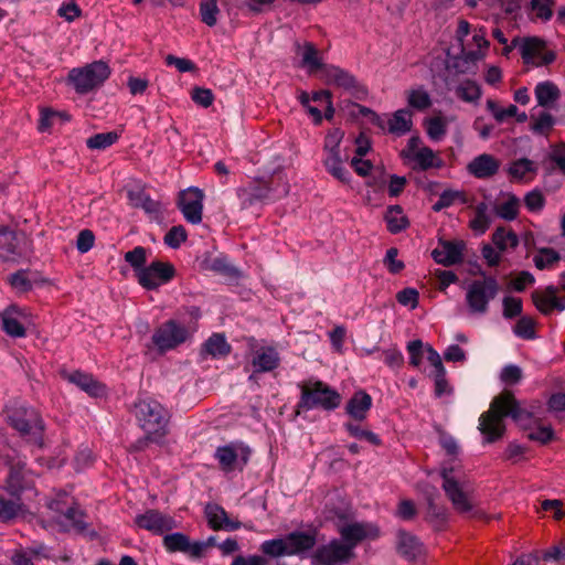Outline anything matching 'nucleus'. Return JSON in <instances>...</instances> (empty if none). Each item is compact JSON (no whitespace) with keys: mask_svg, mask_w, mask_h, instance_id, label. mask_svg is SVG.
Instances as JSON below:
<instances>
[{"mask_svg":"<svg viewBox=\"0 0 565 565\" xmlns=\"http://www.w3.org/2000/svg\"><path fill=\"white\" fill-rule=\"evenodd\" d=\"M510 416L516 424L523 425L531 414L523 409L511 391L504 390L495 396L487 412L479 418V430L487 443H494L505 433L504 417Z\"/></svg>","mask_w":565,"mask_h":565,"instance_id":"obj_1","label":"nucleus"},{"mask_svg":"<svg viewBox=\"0 0 565 565\" xmlns=\"http://www.w3.org/2000/svg\"><path fill=\"white\" fill-rule=\"evenodd\" d=\"M455 36L460 45V55L455 57L454 67L459 73H467L486 57L490 43L482 29L471 30L466 20H459Z\"/></svg>","mask_w":565,"mask_h":565,"instance_id":"obj_2","label":"nucleus"},{"mask_svg":"<svg viewBox=\"0 0 565 565\" xmlns=\"http://www.w3.org/2000/svg\"><path fill=\"white\" fill-rule=\"evenodd\" d=\"M443 489L456 512L480 519L482 512L476 509L472 492L468 489L461 470L457 467H443L440 471Z\"/></svg>","mask_w":565,"mask_h":565,"instance_id":"obj_3","label":"nucleus"},{"mask_svg":"<svg viewBox=\"0 0 565 565\" xmlns=\"http://www.w3.org/2000/svg\"><path fill=\"white\" fill-rule=\"evenodd\" d=\"M135 416L151 441H160L168 434L169 412L157 401L139 399L135 404Z\"/></svg>","mask_w":565,"mask_h":565,"instance_id":"obj_4","label":"nucleus"},{"mask_svg":"<svg viewBox=\"0 0 565 565\" xmlns=\"http://www.w3.org/2000/svg\"><path fill=\"white\" fill-rule=\"evenodd\" d=\"M277 180V186H271L268 181L255 180L247 185L237 189L236 194L242 210L254 206L258 203H265L273 199L284 196L289 191V185L282 175L271 180Z\"/></svg>","mask_w":565,"mask_h":565,"instance_id":"obj_5","label":"nucleus"},{"mask_svg":"<svg viewBox=\"0 0 565 565\" xmlns=\"http://www.w3.org/2000/svg\"><path fill=\"white\" fill-rule=\"evenodd\" d=\"M110 67L104 61H95L68 72L67 83L81 95L90 93L104 84L110 76Z\"/></svg>","mask_w":565,"mask_h":565,"instance_id":"obj_6","label":"nucleus"},{"mask_svg":"<svg viewBox=\"0 0 565 565\" xmlns=\"http://www.w3.org/2000/svg\"><path fill=\"white\" fill-rule=\"evenodd\" d=\"M334 526L340 535V540L350 546V550L354 552V548L364 541H373L380 536V529L372 522H359L350 520L345 514H338L334 520Z\"/></svg>","mask_w":565,"mask_h":565,"instance_id":"obj_7","label":"nucleus"},{"mask_svg":"<svg viewBox=\"0 0 565 565\" xmlns=\"http://www.w3.org/2000/svg\"><path fill=\"white\" fill-rule=\"evenodd\" d=\"M340 403V394L321 381L308 382L301 385V396L298 404L301 408L332 411Z\"/></svg>","mask_w":565,"mask_h":565,"instance_id":"obj_8","label":"nucleus"},{"mask_svg":"<svg viewBox=\"0 0 565 565\" xmlns=\"http://www.w3.org/2000/svg\"><path fill=\"white\" fill-rule=\"evenodd\" d=\"M401 157L414 170L439 169L444 164L439 153L425 146L418 136L408 139L405 148L401 151Z\"/></svg>","mask_w":565,"mask_h":565,"instance_id":"obj_9","label":"nucleus"},{"mask_svg":"<svg viewBox=\"0 0 565 565\" xmlns=\"http://www.w3.org/2000/svg\"><path fill=\"white\" fill-rule=\"evenodd\" d=\"M499 290V282L491 276L471 281L466 288V302L469 311L475 315H484L490 301L497 297Z\"/></svg>","mask_w":565,"mask_h":565,"instance_id":"obj_10","label":"nucleus"},{"mask_svg":"<svg viewBox=\"0 0 565 565\" xmlns=\"http://www.w3.org/2000/svg\"><path fill=\"white\" fill-rule=\"evenodd\" d=\"M250 448L243 441H231L215 449L214 458L225 473L243 471L249 461Z\"/></svg>","mask_w":565,"mask_h":565,"instance_id":"obj_11","label":"nucleus"},{"mask_svg":"<svg viewBox=\"0 0 565 565\" xmlns=\"http://www.w3.org/2000/svg\"><path fill=\"white\" fill-rule=\"evenodd\" d=\"M33 317L29 308L10 303L0 311V329L11 338L26 337Z\"/></svg>","mask_w":565,"mask_h":565,"instance_id":"obj_12","label":"nucleus"},{"mask_svg":"<svg viewBox=\"0 0 565 565\" xmlns=\"http://www.w3.org/2000/svg\"><path fill=\"white\" fill-rule=\"evenodd\" d=\"M10 423L23 436L42 447L43 420L33 408L21 407L10 415Z\"/></svg>","mask_w":565,"mask_h":565,"instance_id":"obj_13","label":"nucleus"},{"mask_svg":"<svg viewBox=\"0 0 565 565\" xmlns=\"http://www.w3.org/2000/svg\"><path fill=\"white\" fill-rule=\"evenodd\" d=\"M247 345L254 373L271 372L279 366L280 355L275 347L260 344L255 338H248Z\"/></svg>","mask_w":565,"mask_h":565,"instance_id":"obj_14","label":"nucleus"},{"mask_svg":"<svg viewBox=\"0 0 565 565\" xmlns=\"http://www.w3.org/2000/svg\"><path fill=\"white\" fill-rule=\"evenodd\" d=\"M355 557L340 539H332L329 543L319 546L312 555L313 565H344Z\"/></svg>","mask_w":565,"mask_h":565,"instance_id":"obj_15","label":"nucleus"},{"mask_svg":"<svg viewBox=\"0 0 565 565\" xmlns=\"http://www.w3.org/2000/svg\"><path fill=\"white\" fill-rule=\"evenodd\" d=\"M175 276V268L169 262L154 260L138 273L137 281L147 290H154L170 282Z\"/></svg>","mask_w":565,"mask_h":565,"instance_id":"obj_16","label":"nucleus"},{"mask_svg":"<svg viewBox=\"0 0 565 565\" xmlns=\"http://www.w3.org/2000/svg\"><path fill=\"white\" fill-rule=\"evenodd\" d=\"M189 330L174 320L162 323L152 334V342L161 352H166L182 344L189 338Z\"/></svg>","mask_w":565,"mask_h":565,"instance_id":"obj_17","label":"nucleus"},{"mask_svg":"<svg viewBox=\"0 0 565 565\" xmlns=\"http://www.w3.org/2000/svg\"><path fill=\"white\" fill-rule=\"evenodd\" d=\"M519 49L523 62L533 66L548 65L556 57L553 51L547 50L546 42L537 36L522 39Z\"/></svg>","mask_w":565,"mask_h":565,"instance_id":"obj_18","label":"nucleus"},{"mask_svg":"<svg viewBox=\"0 0 565 565\" xmlns=\"http://www.w3.org/2000/svg\"><path fill=\"white\" fill-rule=\"evenodd\" d=\"M204 194L200 189L191 188L180 193L179 207L184 218L192 224L202 221Z\"/></svg>","mask_w":565,"mask_h":565,"instance_id":"obj_19","label":"nucleus"},{"mask_svg":"<svg viewBox=\"0 0 565 565\" xmlns=\"http://www.w3.org/2000/svg\"><path fill=\"white\" fill-rule=\"evenodd\" d=\"M32 473L25 468L21 458H13L9 461V476L6 480V489L12 495L19 494L32 483Z\"/></svg>","mask_w":565,"mask_h":565,"instance_id":"obj_20","label":"nucleus"},{"mask_svg":"<svg viewBox=\"0 0 565 565\" xmlns=\"http://www.w3.org/2000/svg\"><path fill=\"white\" fill-rule=\"evenodd\" d=\"M318 531H295L285 536L288 556H303L317 544Z\"/></svg>","mask_w":565,"mask_h":565,"instance_id":"obj_21","label":"nucleus"},{"mask_svg":"<svg viewBox=\"0 0 565 565\" xmlns=\"http://www.w3.org/2000/svg\"><path fill=\"white\" fill-rule=\"evenodd\" d=\"M136 524L153 534H162L175 527L174 520L157 510H148L135 519Z\"/></svg>","mask_w":565,"mask_h":565,"instance_id":"obj_22","label":"nucleus"},{"mask_svg":"<svg viewBox=\"0 0 565 565\" xmlns=\"http://www.w3.org/2000/svg\"><path fill=\"white\" fill-rule=\"evenodd\" d=\"M62 377L76 385L79 390L90 397H100L106 395V385L96 380L92 374L82 371L62 372Z\"/></svg>","mask_w":565,"mask_h":565,"instance_id":"obj_23","label":"nucleus"},{"mask_svg":"<svg viewBox=\"0 0 565 565\" xmlns=\"http://www.w3.org/2000/svg\"><path fill=\"white\" fill-rule=\"evenodd\" d=\"M49 508L58 513L55 516V523L61 531H81L85 527L84 515L78 508L70 507L63 510L58 502H51Z\"/></svg>","mask_w":565,"mask_h":565,"instance_id":"obj_24","label":"nucleus"},{"mask_svg":"<svg viewBox=\"0 0 565 565\" xmlns=\"http://www.w3.org/2000/svg\"><path fill=\"white\" fill-rule=\"evenodd\" d=\"M463 249V242L440 241L437 247L431 252V256L436 263L444 266H451L461 262Z\"/></svg>","mask_w":565,"mask_h":565,"instance_id":"obj_25","label":"nucleus"},{"mask_svg":"<svg viewBox=\"0 0 565 565\" xmlns=\"http://www.w3.org/2000/svg\"><path fill=\"white\" fill-rule=\"evenodd\" d=\"M532 300L536 309L544 315H548L555 309L558 311L565 309V298H558L556 289L553 287L533 291Z\"/></svg>","mask_w":565,"mask_h":565,"instance_id":"obj_26","label":"nucleus"},{"mask_svg":"<svg viewBox=\"0 0 565 565\" xmlns=\"http://www.w3.org/2000/svg\"><path fill=\"white\" fill-rule=\"evenodd\" d=\"M322 79L328 85H334L347 90L359 89V85L354 76L334 65H326L322 67Z\"/></svg>","mask_w":565,"mask_h":565,"instance_id":"obj_27","label":"nucleus"},{"mask_svg":"<svg viewBox=\"0 0 565 565\" xmlns=\"http://www.w3.org/2000/svg\"><path fill=\"white\" fill-rule=\"evenodd\" d=\"M205 514L211 529L235 531L241 527V522L237 520L230 519L226 511L218 504H207L205 508Z\"/></svg>","mask_w":565,"mask_h":565,"instance_id":"obj_28","label":"nucleus"},{"mask_svg":"<svg viewBox=\"0 0 565 565\" xmlns=\"http://www.w3.org/2000/svg\"><path fill=\"white\" fill-rule=\"evenodd\" d=\"M500 168V161L493 156L482 153L467 166L468 172L478 179H488L494 175Z\"/></svg>","mask_w":565,"mask_h":565,"instance_id":"obj_29","label":"nucleus"},{"mask_svg":"<svg viewBox=\"0 0 565 565\" xmlns=\"http://www.w3.org/2000/svg\"><path fill=\"white\" fill-rule=\"evenodd\" d=\"M372 407V397L365 391L355 392L345 406L348 415L354 420H363L366 418Z\"/></svg>","mask_w":565,"mask_h":565,"instance_id":"obj_30","label":"nucleus"},{"mask_svg":"<svg viewBox=\"0 0 565 565\" xmlns=\"http://www.w3.org/2000/svg\"><path fill=\"white\" fill-rule=\"evenodd\" d=\"M127 196L132 207L142 209L151 215H157L161 212V204L152 200L142 189L129 190Z\"/></svg>","mask_w":565,"mask_h":565,"instance_id":"obj_31","label":"nucleus"},{"mask_svg":"<svg viewBox=\"0 0 565 565\" xmlns=\"http://www.w3.org/2000/svg\"><path fill=\"white\" fill-rule=\"evenodd\" d=\"M534 94L537 104L542 107H551L561 96L557 85L551 81L540 82L535 86Z\"/></svg>","mask_w":565,"mask_h":565,"instance_id":"obj_32","label":"nucleus"},{"mask_svg":"<svg viewBox=\"0 0 565 565\" xmlns=\"http://www.w3.org/2000/svg\"><path fill=\"white\" fill-rule=\"evenodd\" d=\"M397 551L408 561H415L423 552L422 544L417 539L408 533L399 532L397 541Z\"/></svg>","mask_w":565,"mask_h":565,"instance_id":"obj_33","label":"nucleus"},{"mask_svg":"<svg viewBox=\"0 0 565 565\" xmlns=\"http://www.w3.org/2000/svg\"><path fill=\"white\" fill-rule=\"evenodd\" d=\"M491 224L490 205L486 202H480L475 206V215L469 222L470 228L476 234H484Z\"/></svg>","mask_w":565,"mask_h":565,"instance_id":"obj_34","label":"nucleus"},{"mask_svg":"<svg viewBox=\"0 0 565 565\" xmlns=\"http://www.w3.org/2000/svg\"><path fill=\"white\" fill-rule=\"evenodd\" d=\"M323 166L327 171L341 182H349V172L343 166V159L338 152L323 153Z\"/></svg>","mask_w":565,"mask_h":565,"instance_id":"obj_35","label":"nucleus"},{"mask_svg":"<svg viewBox=\"0 0 565 565\" xmlns=\"http://www.w3.org/2000/svg\"><path fill=\"white\" fill-rule=\"evenodd\" d=\"M298 54L301 56L302 66L308 68L310 73L320 68L322 70L323 65L320 53L312 43L307 42L302 46H299Z\"/></svg>","mask_w":565,"mask_h":565,"instance_id":"obj_36","label":"nucleus"},{"mask_svg":"<svg viewBox=\"0 0 565 565\" xmlns=\"http://www.w3.org/2000/svg\"><path fill=\"white\" fill-rule=\"evenodd\" d=\"M536 173V167L529 159H519L511 163L509 174L513 180L527 182L533 179Z\"/></svg>","mask_w":565,"mask_h":565,"instance_id":"obj_37","label":"nucleus"},{"mask_svg":"<svg viewBox=\"0 0 565 565\" xmlns=\"http://www.w3.org/2000/svg\"><path fill=\"white\" fill-rule=\"evenodd\" d=\"M203 352L212 358H224L230 354L231 345L221 333H213L204 343Z\"/></svg>","mask_w":565,"mask_h":565,"instance_id":"obj_38","label":"nucleus"},{"mask_svg":"<svg viewBox=\"0 0 565 565\" xmlns=\"http://www.w3.org/2000/svg\"><path fill=\"white\" fill-rule=\"evenodd\" d=\"M412 114L406 109L396 110L388 120V131L398 136L412 129Z\"/></svg>","mask_w":565,"mask_h":565,"instance_id":"obj_39","label":"nucleus"},{"mask_svg":"<svg viewBox=\"0 0 565 565\" xmlns=\"http://www.w3.org/2000/svg\"><path fill=\"white\" fill-rule=\"evenodd\" d=\"M387 230L391 233H399L408 226V220L399 205H392L385 213Z\"/></svg>","mask_w":565,"mask_h":565,"instance_id":"obj_40","label":"nucleus"},{"mask_svg":"<svg viewBox=\"0 0 565 565\" xmlns=\"http://www.w3.org/2000/svg\"><path fill=\"white\" fill-rule=\"evenodd\" d=\"M448 120L443 116H434L425 120L427 136L433 141H440L447 134Z\"/></svg>","mask_w":565,"mask_h":565,"instance_id":"obj_41","label":"nucleus"},{"mask_svg":"<svg viewBox=\"0 0 565 565\" xmlns=\"http://www.w3.org/2000/svg\"><path fill=\"white\" fill-rule=\"evenodd\" d=\"M456 95L463 102L475 103L481 97V88L477 82L465 79L456 87Z\"/></svg>","mask_w":565,"mask_h":565,"instance_id":"obj_42","label":"nucleus"},{"mask_svg":"<svg viewBox=\"0 0 565 565\" xmlns=\"http://www.w3.org/2000/svg\"><path fill=\"white\" fill-rule=\"evenodd\" d=\"M520 200L513 195L508 194L507 199L495 206V213L503 220H515L519 214Z\"/></svg>","mask_w":565,"mask_h":565,"instance_id":"obj_43","label":"nucleus"},{"mask_svg":"<svg viewBox=\"0 0 565 565\" xmlns=\"http://www.w3.org/2000/svg\"><path fill=\"white\" fill-rule=\"evenodd\" d=\"M17 254V237L13 231L2 227L0 228V257L10 259Z\"/></svg>","mask_w":565,"mask_h":565,"instance_id":"obj_44","label":"nucleus"},{"mask_svg":"<svg viewBox=\"0 0 565 565\" xmlns=\"http://www.w3.org/2000/svg\"><path fill=\"white\" fill-rule=\"evenodd\" d=\"M409 107L417 110H426L431 106L430 95L423 87L409 89L406 93Z\"/></svg>","mask_w":565,"mask_h":565,"instance_id":"obj_45","label":"nucleus"},{"mask_svg":"<svg viewBox=\"0 0 565 565\" xmlns=\"http://www.w3.org/2000/svg\"><path fill=\"white\" fill-rule=\"evenodd\" d=\"M119 137L117 131L96 134L86 140V146L92 150H104L116 143Z\"/></svg>","mask_w":565,"mask_h":565,"instance_id":"obj_46","label":"nucleus"},{"mask_svg":"<svg viewBox=\"0 0 565 565\" xmlns=\"http://www.w3.org/2000/svg\"><path fill=\"white\" fill-rule=\"evenodd\" d=\"M559 260V254L553 248H542L533 257L536 268L541 270L554 268Z\"/></svg>","mask_w":565,"mask_h":565,"instance_id":"obj_47","label":"nucleus"},{"mask_svg":"<svg viewBox=\"0 0 565 565\" xmlns=\"http://www.w3.org/2000/svg\"><path fill=\"white\" fill-rule=\"evenodd\" d=\"M493 244L500 249L513 248L519 244L518 236L510 230L499 227L492 235Z\"/></svg>","mask_w":565,"mask_h":565,"instance_id":"obj_48","label":"nucleus"},{"mask_svg":"<svg viewBox=\"0 0 565 565\" xmlns=\"http://www.w3.org/2000/svg\"><path fill=\"white\" fill-rule=\"evenodd\" d=\"M199 10L203 23H205L209 26L216 25L217 18L220 14L217 0H201Z\"/></svg>","mask_w":565,"mask_h":565,"instance_id":"obj_49","label":"nucleus"},{"mask_svg":"<svg viewBox=\"0 0 565 565\" xmlns=\"http://www.w3.org/2000/svg\"><path fill=\"white\" fill-rule=\"evenodd\" d=\"M124 258L134 268L135 276L138 278V273L146 268L147 249L142 246H136L134 249L127 252Z\"/></svg>","mask_w":565,"mask_h":565,"instance_id":"obj_50","label":"nucleus"},{"mask_svg":"<svg viewBox=\"0 0 565 565\" xmlns=\"http://www.w3.org/2000/svg\"><path fill=\"white\" fill-rule=\"evenodd\" d=\"M486 106L498 122H503L508 118L516 116L518 111V107L515 105L511 104L508 107H501L499 103L493 99H488Z\"/></svg>","mask_w":565,"mask_h":565,"instance_id":"obj_51","label":"nucleus"},{"mask_svg":"<svg viewBox=\"0 0 565 565\" xmlns=\"http://www.w3.org/2000/svg\"><path fill=\"white\" fill-rule=\"evenodd\" d=\"M457 201L466 203L467 200L465 193L460 191L446 190L439 195V199L433 205V210L435 212H439L446 207L451 206Z\"/></svg>","mask_w":565,"mask_h":565,"instance_id":"obj_52","label":"nucleus"},{"mask_svg":"<svg viewBox=\"0 0 565 565\" xmlns=\"http://www.w3.org/2000/svg\"><path fill=\"white\" fill-rule=\"evenodd\" d=\"M189 537L182 533H172L163 537V545L168 552H183L189 548Z\"/></svg>","mask_w":565,"mask_h":565,"instance_id":"obj_53","label":"nucleus"},{"mask_svg":"<svg viewBox=\"0 0 565 565\" xmlns=\"http://www.w3.org/2000/svg\"><path fill=\"white\" fill-rule=\"evenodd\" d=\"M260 551L270 557L288 556L285 537L264 541Z\"/></svg>","mask_w":565,"mask_h":565,"instance_id":"obj_54","label":"nucleus"},{"mask_svg":"<svg viewBox=\"0 0 565 565\" xmlns=\"http://www.w3.org/2000/svg\"><path fill=\"white\" fill-rule=\"evenodd\" d=\"M530 7L533 19L548 21L553 15L552 0H532Z\"/></svg>","mask_w":565,"mask_h":565,"instance_id":"obj_55","label":"nucleus"},{"mask_svg":"<svg viewBox=\"0 0 565 565\" xmlns=\"http://www.w3.org/2000/svg\"><path fill=\"white\" fill-rule=\"evenodd\" d=\"M513 331L519 338L526 340L534 339L536 337L535 321L530 317H522L515 323Z\"/></svg>","mask_w":565,"mask_h":565,"instance_id":"obj_56","label":"nucleus"},{"mask_svg":"<svg viewBox=\"0 0 565 565\" xmlns=\"http://www.w3.org/2000/svg\"><path fill=\"white\" fill-rule=\"evenodd\" d=\"M11 287L20 294L28 292L32 289L33 285L30 280L28 273L24 270L17 271L8 278Z\"/></svg>","mask_w":565,"mask_h":565,"instance_id":"obj_57","label":"nucleus"},{"mask_svg":"<svg viewBox=\"0 0 565 565\" xmlns=\"http://www.w3.org/2000/svg\"><path fill=\"white\" fill-rule=\"evenodd\" d=\"M56 118H61L63 120L70 119L68 116L63 113L54 111L51 108H43L39 120V130H49L54 125Z\"/></svg>","mask_w":565,"mask_h":565,"instance_id":"obj_58","label":"nucleus"},{"mask_svg":"<svg viewBox=\"0 0 565 565\" xmlns=\"http://www.w3.org/2000/svg\"><path fill=\"white\" fill-rule=\"evenodd\" d=\"M345 428L352 437H355L359 439H365L370 444L375 445V446L381 445V439L379 438L377 435H375L374 433H372L370 430L362 429L359 425L348 423V424H345Z\"/></svg>","mask_w":565,"mask_h":565,"instance_id":"obj_59","label":"nucleus"},{"mask_svg":"<svg viewBox=\"0 0 565 565\" xmlns=\"http://www.w3.org/2000/svg\"><path fill=\"white\" fill-rule=\"evenodd\" d=\"M343 136L344 132L341 129L335 128L330 130L324 138L323 153L340 151V143Z\"/></svg>","mask_w":565,"mask_h":565,"instance_id":"obj_60","label":"nucleus"},{"mask_svg":"<svg viewBox=\"0 0 565 565\" xmlns=\"http://www.w3.org/2000/svg\"><path fill=\"white\" fill-rule=\"evenodd\" d=\"M503 317L507 319H512L518 317L522 312V300L516 297L507 296L503 298Z\"/></svg>","mask_w":565,"mask_h":565,"instance_id":"obj_61","label":"nucleus"},{"mask_svg":"<svg viewBox=\"0 0 565 565\" xmlns=\"http://www.w3.org/2000/svg\"><path fill=\"white\" fill-rule=\"evenodd\" d=\"M185 239L186 232L181 225L171 227L164 236V243L172 248H178Z\"/></svg>","mask_w":565,"mask_h":565,"instance_id":"obj_62","label":"nucleus"},{"mask_svg":"<svg viewBox=\"0 0 565 565\" xmlns=\"http://www.w3.org/2000/svg\"><path fill=\"white\" fill-rule=\"evenodd\" d=\"M57 15L67 22H73L82 15V10L74 1L64 2L57 9Z\"/></svg>","mask_w":565,"mask_h":565,"instance_id":"obj_63","label":"nucleus"},{"mask_svg":"<svg viewBox=\"0 0 565 565\" xmlns=\"http://www.w3.org/2000/svg\"><path fill=\"white\" fill-rule=\"evenodd\" d=\"M22 510V507L20 503L12 501V500H6L4 498L0 497V519L1 520H10L15 518Z\"/></svg>","mask_w":565,"mask_h":565,"instance_id":"obj_64","label":"nucleus"}]
</instances>
